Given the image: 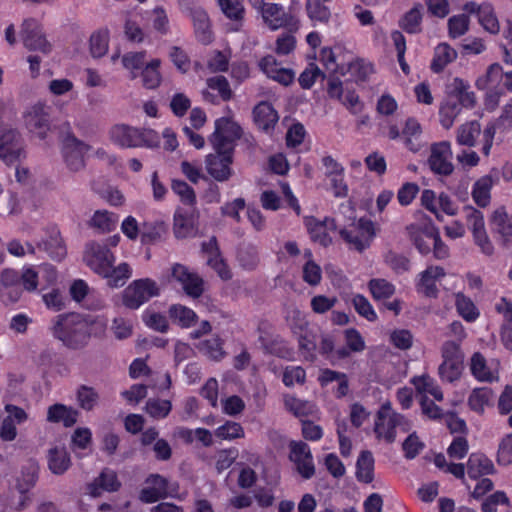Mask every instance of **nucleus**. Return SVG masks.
<instances>
[{"label": "nucleus", "mask_w": 512, "mask_h": 512, "mask_svg": "<svg viewBox=\"0 0 512 512\" xmlns=\"http://www.w3.org/2000/svg\"><path fill=\"white\" fill-rule=\"evenodd\" d=\"M93 321L81 314H60L50 328L52 336L70 350L85 348L91 338Z\"/></svg>", "instance_id": "obj_1"}, {"label": "nucleus", "mask_w": 512, "mask_h": 512, "mask_svg": "<svg viewBox=\"0 0 512 512\" xmlns=\"http://www.w3.org/2000/svg\"><path fill=\"white\" fill-rule=\"evenodd\" d=\"M412 425L405 416L392 410L389 402L384 403L377 412L374 432L378 439H384L387 443H393L396 439V429L402 432L410 431Z\"/></svg>", "instance_id": "obj_2"}, {"label": "nucleus", "mask_w": 512, "mask_h": 512, "mask_svg": "<svg viewBox=\"0 0 512 512\" xmlns=\"http://www.w3.org/2000/svg\"><path fill=\"white\" fill-rule=\"evenodd\" d=\"M110 140L122 148L153 147L157 134L150 129H139L126 124H116L109 131Z\"/></svg>", "instance_id": "obj_3"}, {"label": "nucleus", "mask_w": 512, "mask_h": 512, "mask_svg": "<svg viewBox=\"0 0 512 512\" xmlns=\"http://www.w3.org/2000/svg\"><path fill=\"white\" fill-rule=\"evenodd\" d=\"M159 293L160 289L154 280L143 278L131 282L123 290L121 300L126 308L136 310Z\"/></svg>", "instance_id": "obj_4"}, {"label": "nucleus", "mask_w": 512, "mask_h": 512, "mask_svg": "<svg viewBox=\"0 0 512 512\" xmlns=\"http://www.w3.org/2000/svg\"><path fill=\"white\" fill-rule=\"evenodd\" d=\"M463 210L475 245L479 247L483 254L491 256L494 253V246L486 231L483 213L470 205L465 206Z\"/></svg>", "instance_id": "obj_5"}, {"label": "nucleus", "mask_w": 512, "mask_h": 512, "mask_svg": "<svg viewBox=\"0 0 512 512\" xmlns=\"http://www.w3.org/2000/svg\"><path fill=\"white\" fill-rule=\"evenodd\" d=\"M242 136L238 123L230 118L222 117L215 121V130L209 138L213 149L234 152V142Z\"/></svg>", "instance_id": "obj_6"}, {"label": "nucleus", "mask_w": 512, "mask_h": 512, "mask_svg": "<svg viewBox=\"0 0 512 512\" xmlns=\"http://www.w3.org/2000/svg\"><path fill=\"white\" fill-rule=\"evenodd\" d=\"M20 38L25 48L31 51H39L45 55L52 50L51 43L40 22L35 18L25 19L20 27Z\"/></svg>", "instance_id": "obj_7"}, {"label": "nucleus", "mask_w": 512, "mask_h": 512, "mask_svg": "<svg viewBox=\"0 0 512 512\" xmlns=\"http://www.w3.org/2000/svg\"><path fill=\"white\" fill-rule=\"evenodd\" d=\"M249 2L261 13L264 23L271 30L296 25L294 17L285 12L284 8L277 3L264 2V0H249Z\"/></svg>", "instance_id": "obj_8"}, {"label": "nucleus", "mask_w": 512, "mask_h": 512, "mask_svg": "<svg viewBox=\"0 0 512 512\" xmlns=\"http://www.w3.org/2000/svg\"><path fill=\"white\" fill-rule=\"evenodd\" d=\"M26 128L40 139H45L51 127V107L37 102L24 112Z\"/></svg>", "instance_id": "obj_9"}, {"label": "nucleus", "mask_w": 512, "mask_h": 512, "mask_svg": "<svg viewBox=\"0 0 512 512\" xmlns=\"http://www.w3.org/2000/svg\"><path fill=\"white\" fill-rule=\"evenodd\" d=\"M90 149L89 145L79 140L72 133H67L62 139V156L67 168L78 172L85 167L84 156Z\"/></svg>", "instance_id": "obj_10"}, {"label": "nucleus", "mask_w": 512, "mask_h": 512, "mask_svg": "<svg viewBox=\"0 0 512 512\" xmlns=\"http://www.w3.org/2000/svg\"><path fill=\"white\" fill-rule=\"evenodd\" d=\"M340 235L351 248L362 252L370 246L375 236L373 222L361 218L350 230H340Z\"/></svg>", "instance_id": "obj_11"}, {"label": "nucleus", "mask_w": 512, "mask_h": 512, "mask_svg": "<svg viewBox=\"0 0 512 512\" xmlns=\"http://www.w3.org/2000/svg\"><path fill=\"white\" fill-rule=\"evenodd\" d=\"M215 153L208 154L205 159L207 173L218 182H225L233 174V151L214 149Z\"/></svg>", "instance_id": "obj_12"}, {"label": "nucleus", "mask_w": 512, "mask_h": 512, "mask_svg": "<svg viewBox=\"0 0 512 512\" xmlns=\"http://www.w3.org/2000/svg\"><path fill=\"white\" fill-rule=\"evenodd\" d=\"M84 261L95 273L103 276L107 275L110 265L114 264L115 257L106 245L90 242L85 248Z\"/></svg>", "instance_id": "obj_13"}, {"label": "nucleus", "mask_w": 512, "mask_h": 512, "mask_svg": "<svg viewBox=\"0 0 512 512\" xmlns=\"http://www.w3.org/2000/svg\"><path fill=\"white\" fill-rule=\"evenodd\" d=\"M22 158H25V151L19 132L13 129L0 132V159L13 164Z\"/></svg>", "instance_id": "obj_14"}, {"label": "nucleus", "mask_w": 512, "mask_h": 512, "mask_svg": "<svg viewBox=\"0 0 512 512\" xmlns=\"http://www.w3.org/2000/svg\"><path fill=\"white\" fill-rule=\"evenodd\" d=\"M289 449V459L295 464L298 473L304 479L313 477L315 474V466L308 444L302 441H291Z\"/></svg>", "instance_id": "obj_15"}, {"label": "nucleus", "mask_w": 512, "mask_h": 512, "mask_svg": "<svg viewBox=\"0 0 512 512\" xmlns=\"http://www.w3.org/2000/svg\"><path fill=\"white\" fill-rule=\"evenodd\" d=\"M327 92L330 98L339 100L352 114L357 115L363 111L364 104L360 101L354 90H345L337 77L329 79Z\"/></svg>", "instance_id": "obj_16"}, {"label": "nucleus", "mask_w": 512, "mask_h": 512, "mask_svg": "<svg viewBox=\"0 0 512 512\" xmlns=\"http://www.w3.org/2000/svg\"><path fill=\"white\" fill-rule=\"evenodd\" d=\"M491 230L499 244L509 247L512 244V216L504 207L497 208L490 217Z\"/></svg>", "instance_id": "obj_17"}, {"label": "nucleus", "mask_w": 512, "mask_h": 512, "mask_svg": "<svg viewBox=\"0 0 512 512\" xmlns=\"http://www.w3.org/2000/svg\"><path fill=\"white\" fill-rule=\"evenodd\" d=\"M451 147L450 143L443 141L435 143L431 147V154L428 159L430 169L441 175H450L453 172V164L450 162Z\"/></svg>", "instance_id": "obj_18"}, {"label": "nucleus", "mask_w": 512, "mask_h": 512, "mask_svg": "<svg viewBox=\"0 0 512 512\" xmlns=\"http://www.w3.org/2000/svg\"><path fill=\"white\" fill-rule=\"evenodd\" d=\"M199 212L195 207L179 208L174 215V234L177 238H186L194 234L197 228Z\"/></svg>", "instance_id": "obj_19"}, {"label": "nucleus", "mask_w": 512, "mask_h": 512, "mask_svg": "<svg viewBox=\"0 0 512 512\" xmlns=\"http://www.w3.org/2000/svg\"><path fill=\"white\" fill-rule=\"evenodd\" d=\"M121 482L117 473L104 468L100 474L87 485V491L92 497H99L103 492H116L120 489Z\"/></svg>", "instance_id": "obj_20"}, {"label": "nucleus", "mask_w": 512, "mask_h": 512, "mask_svg": "<svg viewBox=\"0 0 512 512\" xmlns=\"http://www.w3.org/2000/svg\"><path fill=\"white\" fill-rule=\"evenodd\" d=\"M306 227L314 242L327 247L332 243V238L329 236L328 231L336 230L335 220L332 218H325L319 221L314 217L306 219Z\"/></svg>", "instance_id": "obj_21"}, {"label": "nucleus", "mask_w": 512, "mask_h": 512, "mask_svg": "<svg viewBox=\"0 0 512 512\" xmlns=\"http://www.w3.org/2000/svg\"><path fill=\"white\" fill-rule=\"evenodd\" d=\"M446 92L449 99L455 98V101L465 108H473L476 104L475 93L470 90L469 83L462 78H453L446 86Z\"/></svg>", "instance_id": "obj_22"}, {"label": "nucleus", "mask_w": 512, "mask_h": 512, "mask_svg": "<svg viewBox=\"0 0 512 512\" xmlns=\"http://www.w3.org/2000/svg\"><path fill=\"white\" fill-rule=\"evenodd\" d=\"M253 119L261 131L270 133L278 123L279 115L272 104L262 101L254 107Z\"/></svg>", "instance_id": "obj_23"}, {"label": "nucleus", "mask_w": 512, "mask_h": 512, "mask_svg": "<svg viewBox=\"0 0 512 512\" xmlns=\"http://www.w3.org/2000/svg\"><path fill=\"white\" fill-rule=\"evenodd\" d=\"M190 16L197 39L203 44H209L212 41V31L206 11L200 7H193L190 9Z\"/></svg>", "instance_id": "obj_24"}, {"label": "nucleus", "mask_w": 512, "mask_h": 512, "mask_svg": "<svg viewBox=\"0 0 512 512\" xmlns=\"http://www.w3.org/2000/svg\"><path fill=\"white\" fill-rule=\"evenodd\" d=\"M446 275L444 269L440 266H429L421 273L419 281V290L428 297H436L438 289L436 280Z\"/></svg>", "instance_id": "obj_25"}, {"label": "nucleus", "mask_w": 512, "mask_h": 512, "mask_svg": "<svg viewBox=\"0 0 512 512\" xmlns=\"http://www.w3.org/2000/svg\"><path fill=\"white\" fill-rule=\"evenodd\" d=\"M47 460L49 470L55 475L64 474L71 466L70 455L64 446L51 448Z\"/></svg>", "instance_id": "obj_26"}, {"label": "nucleus", "mask_w": 512, "mask_h": 512, "mask_svg": "<svg viewBox=\"0 0 512 512\" xmlns=\"http://www.w3.org/2000/svg\"><path fill=\"white\" fill-rule=\"evenodd\" d=\"M467 473L470 478L477 479L484 475L494 473V465L484 454L472 453L466 464Z\"/></svg>", "instance_id": "obj_27"}, {"label": "nucleus", "mask_w": 512, "mask_h": 512, "mask_svg": "<svg viewBox=\"0 0 512 512\" xmlns=\"http://www.w3.org/2000/svg\"><path fill=\"white\" fill-rule=\"evenodd\" d=\"M78 411L72 407H67L57 403L49 406L47 411V421L51 423L62 422L65 427H71L77 422Z\"/></svg>", "instance_id": "obj_28"}, {"label": "nucleus", "mask_w": 512, "mask_h": 512, "mask_svg": "<svg viewBox=\"0 0 512 512\" xmlns=\"http://www.w3.org/2000/svg\"><path fill=\"white\" fill-rule=\"evenodd\" d=\"M38 248L46 251L54 260L60 261L66 256V248L62 242L59 231L52 228L48 238L38 243Z\"/></svg>", "instance_id": "obj_29"}, {"label": "nucleus", "mask_w": 512, "mask_h": 512, "mask_svg": "<svg viewBox=\"0 0 512 512\" xmlns=\"http://www.w3.org/2000/svg\"><path fill=\"white\" fill-rule=\"evenodd\" d=\"M402 136L405 146L413 153L420 151L424 146L420 124L413 118L406 121Z\"/></svg>", "instance_id": "obj_30"}, {"label": "nucleus", "mask_w": 512, "mask_h": 512, "mask_svg": "<svg viewBox=\"0 0 512 512\" xmlns=\"http://www.w3.org/2000/svg\"><path fill=\"white\" fill-rule=\"evenodd\" d=\"M493 184L494 182L490 175H484L474 183L471 195L477 206L481 208L489 206Z\"/></svg>", "instance_id": "obj_31"}, {"label": "nucleus", "mask_w": 512, "mask_h": 512, "mask_svg": "<svg viewBox=\"0 0 512 512\" xmlns=\"http://www.w3.org/2000/svg\"><path fill=\"white\" fill-rule=\"evenodd\" d=\"M470 371L480 382H493L498 379L496 372L487 365L485 357L480 352H475L470 360Z\"/></svg>", "instance_id": "obj_32"}, {"label": "nucleus", "mask_w": 512, "mask_h": 512, "mask_svg": "<svg viewBox=\"0 0 512 512\" xmlns=\"http://www.w3.org/2000/svg\"><path fill=\"white\" fill-rule=\"evenodd\" d=\"M481 134V124L477 120L466 122L456 130V141L461 146L474 147Z\"/></svg>", "instance_id": "obj_33"}, {"label": "nucleus", "mask_w": 512, "mask_h": 512, "mask_svg": "<svg viewBox=\"0 0 512 512\" xmlns=\"http://www.w3.org/2000/svg\"><path fill=\"white\" fill-rule=\"evenodd\" d=\"M424 233L428 238L433 239V255L437 260H445L450 256L449 247L442 241L439 229L433 224L431 219L424 224Z\"/></svg>", "instance_id": "obj_34"}, {"label": "nucleus", "mask_w": 512, "mask_h": 512, "mask_svg": "<svg viewBox=\"0 0 512 512\" xmlns=\"http://www.w3.org/2000/svg\"><path fill=\"white\" fill-rule=\"evenodd\" d=\"M457 58V52L447 43H440L435 48L434 59L431 63V69L435 73L443 71V69Z\"/></svg>", "instance_id": "obj_35"}, {"label": "nucleus", "mask_w": 512, "mask_h": 512, "mask_svg": "<svg viewBox=\"0 0 512 512\" xmlns=\"http://www.w3.org/2000/svg\"><path fill=\"white\" fill-rule=\"evenodd\" d=\"M39 465L35 460H29L21 469V476L18 479L17 487L21 493L33 488L38 480Z\"/></svg>", "instance_id": "obj_36"}, {"label": "nucleus", "mask_w": 512, "mask_h": 512, "mask_svg": "<svg viewBox=\"0 0 512 512\" xmlns=\"http://www.w3.org/2000/svg\"><path fill=\"white\" fill-rule=\"evenodd\" d=\"M374 458L370 451H362L356 463V478L363 483H371L374 478Z\"/></svg>", "instance_id": "obj_37"}, {"label": "nucleus", "mask_w": 512, "mask_h": 512, "mask_svg": "<svg viewBox=\"0 0 512 512\" xmlns=\"http://www.w3.org/2000/svg\"><path fill=\"white\" fill-rule=\"evenodd\" d=\"M170 318L182 328H190L197 322V314L190 308L174 304L169 308Z\"/></svg>", "instance_id": "obj_38"}, {"label": "nucleus", "mask_w": 512, "mask_h": 512, "mask_svg": "<svg viewBox=\"0 0 512 512\" xmlns=\"http://www.w3.org/2000/svg\"><path fill=\"white\" fill-rule=\"evenodd\" d=\"M455 306L458 314L467 322H474L480 313L473 301L461 292L455 294Z\"/></svg>", "instance_id": "obj_39"}, {"label": "nucleus", "mask_w": 512, "mask_h": 512, "mask_svg": "<svg viewBox=\"0 0 512 512\" xmlns=\"http://www.w3.org/2000/svg\"><path fill=\"white\" fill-rule=\"evenodd\" d=\"M299 351L308 361L316 359L315 351L317 349V335L309 329H305L298 337Z\"/></svg>", "instance_id": "obj_40"}, {"label": "nucleus", "mask_w": 512, "mask_h": 512, "mask_svg": "<svg viewBox=\"0 0 512 512\" xmlns=\"http://www.w3.org/2000/svg\"><path fill=\"white\" fill-rule=\"evenodd\" d=\"M77 403L85 411H92L99 403V393L95 388L80 385L76 392Z\"/></svg>", "instance_id": "obj_41"}, {"label": "nucleus", "mask_w": 512, "mask_h": 512, "mask_svg": "<svg viewBox=\"0 0 512 512\" xmlns=\"http://www.w3.org/2000/svg\"><path fill=\"white\" fill-rule=\"evenodd\" d=\"M102 277L108 280V285L111 287L123 286L125 281L131 277V268L125 262L120 263L118 266L111 264L107 275Z\"/></svg>", "instance_id": "obj_42"}, {"label": "nucleus", "mask_w": 512, "mask_h": 512, "mask_svg": "<svg viewBox=\"0 0 512 512\" xmlns=\"http://www.w3.org/2000/svg\"><path fill=\"white\" fill-rule=\"evenodd\" d=\"M492 397L493 391L490 388H475L468 398V405L473 411L482 413L485 406L489 404Z\"/></svg>", "instance_id": "obj_43"}, {"label": "nucleus", "mask_w": 512, "mask_h": 512, "mask_svg": "<svg viewBox=\"0 0 512 512\" xmlns=\"http://www.w3.org/2000/svg\"><path fill=\"white\" fill-rule=\"evenodd\" d=\"M421 5H417L410 9L399 22L400 27L410 34H416L421 31Z\"/></svg>", "instance_id": "obj_44"}, {"label": "nucleus", "mask_w": 512, "mask_h": 512, "mask_svg": "<svg viewBox=\"0 0 512 512\" xmlns=\"http://www.w3.org/2000/svg\"><path fill=\"white\" fill-rule=\"evenodd\" d=\"M222 345H223L222 340L216 336V337H212L210 339L201 341L197 345V348L202 354H204L208 358L215 360V361H219L225 355Z\"/></svg>", "instance_id": "obj_45"}, {"label": "nucleus", "mask_w": 512, "mask_h": 512, "mask_svg": "<svg viewBox=\"0 0 512 512\" xmlns=\"http://www.w3.org/2000/svg\"><path fill=\"white\" fill-rule=\"evenodd\" d=\"M237 260L240 265L247 270L256 268L259 263L257 248L251 244L241 245L237 252Z\"/></svg>", "instance_id": "obj_46"}, {"label": "nucleus", "mask_w": 512, "mask_h": 512, "mask_svg": "<svg viewBox=\"0 0 512 512\" xmlns=\"http://www.w3.org/2000/svg\"><path fill=\"white\" fill-rule=\"evenodd\" d=\"M461 105L452 99L446 100L440 107V123L445 129L452 127L455 119L461 112Z\"/></svg>", "instance_id": "obj_47"}, {"label": "nucleus", "mask_w": 512, "mask_h": 512, "mask_svg": "<svg viewBox=\"0 0 512 512\" xmlns=\"http://www.w3.org/2000/svg\"><path fill=\"white\" fill-rule=\"evenodd\" d=\"M326 2H328V0H307L306 10L312 21H319L321 23L328 22L331 13L329 8L325 5Z\"/></svg>", "instance_id": "obj_48"}, {"label": "nucleus", "mask_w": 512, "mask_h": 512, "mask_svg": "<svg viewBox=\"0 0 512 512\" xmlns=\"http://www.w3.org/2000/svg\"><path fill=\"white\" fill-rule=\"evenodd\" d=\"M109 32L101 29L94 32L90 37V52L95 58L104 56L108 51Z\"/></svg>", "instance_id": "obj_49"}, {"label": "nucleus", "mask_w": 512, "mask_h": 512, "mask_svg": "<svg viewBox=\"0 0 512 512\" xmlns=\"http://www.w3.org/2000/svg\"><path fill=\"white\" fill-rule=\"evenodd\" d=\"M505 76L503 73L502 67L498 63L491 64L485 75L479 77L476 81V86L479 89L485 90L491 86L497 85Z\"/></svg>", "instance_id": "obj_50"}, {"label": "nucleus", "mask_w": 512, "mask_h": 512, "mask_svg": "<svg viewBox=\"0 0 512 512\" xmlns=\"http://www.w3.org/2000/svg\"><path fill=\"white\" fill-rule=\"evenodd\" d=\"M160 60L153 59L147 63L142 69V82L148 89H154L159 86L161 82V75L159 72Z\"/></svg>", "instance_id": "obj_51"}, {"label": "nucleus", "mask_w": 512, "mask_h": 512, "mask_svg": "<svg viewBox=\"0 0 512 512\" xmlns=\"http://www.w3.org/2000/svg\"><path fill=\"white\" fill-rule=\"evenodd\" d=\"M224 15L237 23L244 18L245 8L242 0H217Z\"/></svg>", "instance_id": "obj_52"}, {"label": "nucleus", "mask_w": 512, "mask_h": 512, "mask_svg": "<svg viewBox=\"0 0 512 512\" xmlns=\"http://www.w3.org/2000/svg\"><path fill=\"white\" fill-rule=\"evenodd\" d=\"M480 25L490 34H498L500 31L499 21L491 4L483 3V10L478 17Z\"/></svg>", "instance_id": "obj_53"}, {"label": "nucleus", "mask_w": 512, "mask_h": 512, "mask_svg": "<svg viewBox=\"0 0 512 512\" xmlns=\"http://www.w3.org/2000/svg\"><path fill=\"white\" fill-rule=\"evenodd\" d=\"M368 286L375 300L388 299L395 293L394 285L385 279H371Z\"/></svg>", "instance_id": "obj_54"}, {"label": "nucleus", "mask_w": 512, "mask_h": 512, "mask_svg": "<svg viewBox=\"0 0 512 512\" xmlns=\"http://www.w3.org/2000/svg\"><path fill=\"white\" fill-rule=\"evenodd\" d=\"M406 232L409 239L413 242L416 249L422 254L427 255L430 253V245L424 241V225L410 224L406 226Z\"/></svg>", "instance_id": "obj_55"}, {"label": "nucleus", "mask_w": 512, "mask_h": 512, "mask_svg": "<svg viewBox=\"0 0 512 512\" xmlns=\"http://www.w3.org/2000/svg\"><path fill=\"white\" fill-rule=\"evenodd\" d=\"M412 383L415 385L419 392H426L432 395L435 400L442 401L443 393L438 385L435 384L434 380L428 375H422L414 377Z\"/></svg>", "instance_id": "obj_56"}, {"label": "nucleus", "mask_w": 512, "mask_h": 512, "mask_svg": "<svg viewBox=\"0 0 512 512\" xmlns=\"http://www.w3.org/2000/svg\"><path fill=\"white\" fill-rule=\"evenodd\" d=\"M447 24L449 36L456 39L468 32L470 19L465 14L454 15L448 19Z\"/></svg>", "instance_id": "obj_57"}, {"label": "nucleus", "mask_w": 512, "mask_h": 512, "mask_svg": "<svg viewBox=\"0 0 512 512\" xmlns=\"http://www.w3.org/2000/svg\"><path fill=\"white\" fill-rule=\"evenodd\" d=\"M441 357L444 362H464V353L461 344L456 341L447 340L441 346Z\"/></svg>", "instance_id": "obj_58"}, {"label": "nucleus", "mask_w": 512, "mask_h": 512, "mask_svg": "<svg viewBox=\"0 0 512 512\" xmlns=\"http://www.w3.org/2000/svg\"><path fill=\"white\" fill-rule=\"evenodd\" d=\"M171 188L175 194L180 197L181 202L188 206L194 207L196 203V195L191 186L182 180H173Z\"/></svg>", "instance_id": "obj_59"}, {"label": "nucleus", "mask_w": 512, "mask_h": 512, "mask_svg": "<svg viewBox=\"0 0 512 512\" xmlns=\"http://www.w3.org/2000/svg\"><path fill=\"white\" fill-rule=\"evenodd\" d=\"M145 409L152 418L163 419L170 413L172 404L169 400L149 399Z\"/></svg>", "instance_id": "obj_60"}, {"label": "nucleus", "mask_w": 512, "mask_h": 512, "mask_svg": "<svg viewBox=\"0 0 512 512\" xmlns=\"http://www.w3.org/2000/svg\"><path fill=\"white\" fill-rule=\"evenodd\" d=\"M123 66L130 70L132 73V78H136L137 74L135 71L141 70L144 68L146 63V53L145 52H128L122 57Z\"/></svg>", "instance_id": "obj_61"}, {"label": "nucleus", "mask_w": 512, "mask_h": 512, "mask_svg": "<svg viewBox=\"0 0 512 512\" xmlns=\"http://www.w3.org/2000/svg\"><path fill=\"white\" fill-rule=\"evenodd\" d=\"M462 370L463 363L442 361L439 365L438 373L442 381L452 383L460 378Z\"/></svg>", "instance_id": "obj_62"}, {"label": "nucleus", "mask_w": 512, "mask_h": 512, "mask_svg": "<svg viewBox=\"0 0 512 512\" xmlns=\"http://www.w3.org/2000/svg\"><path fill=\"white\" fill-rule=\"evenodd\" d=\"M285 407L297 417L307 416L313 413L314 405L295 397L285 398Z\"/></svg>", "instance_id": "obj_63"}, {"label": "nucleus", "mask_w": 512, "mask_h": 512, "mask_svg": "<svg viewBox=\"0 0 512 512\" xmlns=\"http://www.w3.org/2000/svg\"><path fill=\"white\" fill-rule=\"evenodd\" d=\"M215 435L220 439L233 440L243 437L244 430L239 423L227 421L225 424L216 429Z\"/></svg>", "instance_id": "obj_64"}]
</instances>
